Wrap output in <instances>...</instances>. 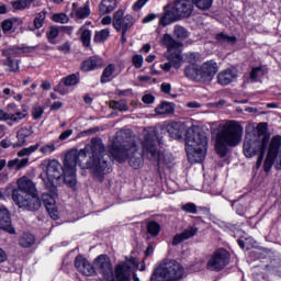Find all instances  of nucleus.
I'll use <instances>...</instances> for the list:
<instances>
[{
  "instance_id": "obj_1",
  "label": "nucleus",
  "mask_w": 281,
  "mask_h": 281,
  "mask_svg": "<svg viewBox=\"0 0 281 281\" xmlns=\"http://www.w3.org/2000/svg\"><path fill=\"white\" fill-rule=\"evenodd\" d=\"M87 153H91L86 168L91 171L93 179L102 181L105 175L111 172V156L106 153V147L102 143V138L94 137L81 150L71 149L65 156L64 160V181L69 188H76L78 180L76 179V166L85 168L82 161L87 159Z\"/></svg>"
},
{
  "instance_id": "obj_2",
  "label": "nucleus",
  "mask_w": 281,
  "mask_h": 281,
  "mask_svg": "<svg viewBox=\"0 0 281 281\" xmlns=\"http://www.w3.org/2000/svg\"><path fill=\"white\" fill-rule=\"evenodd\" d=\"M167 133L173 139H182L186 133V150L188 159L191 164H201L207 155V135L205 132L189 127L181 122H172L167 125Z\"/></svg>"
},
{
  "instance_id": "obj_3",
  "label": "nucleus",
  "mask_w": 281,
  "mask_h": 281,
  "mask_svg": "<svg viewBox=\"0 0 281 281\" xmlns=\"http://www.w3.org/2000/svg\"><path fill=\"white\" fill-rule=\"evenodd\" d=\"M109 153L115 161H119V164L128 159V164L134 170L144 166V147L142 146V153H139L135 139H133L126 131L116 133V140L109 147Z\"/></svg>"
},
{
  "instance_id": "obj_4",
  "label": "nucleus",
  "mask_w": 281,
  "mask_h": 281,
  "mask_svg": "<svg viewBox=\"0 0 281 281\" xmlns=\"http://www.w3.org/2000/svg\"><path fill=\"white\" fill-rule=\"evenodd\" d=\"M159 144H161V140L157 138V130L155 127H147L143 131L140 146L143 147L144 159L157 166L158 170L172 168L175 166V158L171 154L161 153Z\"/></svg>"
},
{
  "instance_id": "obj_5",
  "label": "nucleus",
  "mask_w": 281,
  "mask_h": 281,
  "mask_svg": "<svg viewBox=\"0 0 281 281\" xmlns=\"http://www.w3.org/2000/svg\"><path fill=\"white\" fill-rule=\"evenodd\" d=\"M243 125L238 121H226L220 125L215 136V149L220 157L227 155V148H236L243 142Z\"/></svg>"
},
{
  "instance_id": "obj_6",
  "label": "nucleus",
  "mask_w": 281,
  "mask_h": 281,
  "mask_svg": "<svg viewBox=\"0 0 281 281\" xmlns=\"http://www.w3.org/2000/svg\"><path fill=\"white\" fill-rule=\"evenodd\" d=\"M216 74H218V64L214 59L204 61L200 67L189 65L184 68L186 78L196 82H212Z\"/></svg>"
},
{
  "instance_id": "obj_7",
  "label": "nucleus",
  "mask_w": 281,
  "mask_h": 281,
  "mask_svg": "<svg viewBox=\"0 0 281 281\" xmlns=\"http://www.w3.org/2000/svg\"><path fill=\"white\" fill-rule=\"evenodd\" d=\"M186 270L177 260L165 259L151 274L150 281H179Z\"/></svg>"
},
{
  "instance_id": "obj_8",
  "label": "nucleus",
  "mask_w": 281,
  "mask_h": 281,
  "mask_svg": "<svg viewBox=\"0 0 281 281\" xmlns=\"http://www.w3.org/2000/svg\"><path fill=\"white\" fill-rule=\"evenodd\" d=\"M194 12V2L192 0H176L170 10L166 11L164 16L160 18L159 24L162 27L177 23L181 19H188Z\"/></svg>"
},
{
  "instance_id": "obj_9",
  "label": "nucleus",
  "mask_w": 281,
  "mask_h": 281,
  "mask_svg": "<svg viewBox=\"0 0 281 281\" xmlns=\"http://www.w3.org/2000/svg\"><path fill=\"white\" fill-rule=\"evenodd\" d=\"M267 146H269V136L263 135L262 137H258L255 140H245L244 142V155L245 157L251 158L256 157L259 154L257 160V168L262 166V160L265 159V153L267 150Z\"/></svg>"
},
{
  "instance_id": "obj_10",
  "label": "nucleus",
  "mask_w": 281,
  "mask_h": 281,
  "mask_svg": "<svg viewBox=\"0 0 281 281\" xmlns=\"http://www.w3.org/2000/svg\"><path fill=\"white\" fill-rule=\"evenodd\" d=\"M162 43L167 47L166 57L171 63L173 69H180L183 65V57L181 56V47L183 43L175 40L170 34H165Z\"/></svg>"
},
{
  "instance_id": "obj_11",
  "label": "nucleus",
  "mask_w": 281,
  "mask_h": 281,
  "mask_svg": "<svg viewBox=\"0 0 281 281\" xmlns=\"http://www.w3.org/2000/svg\"><path fill=\"white\" fill-rule=\"evenodd\" d=\"M12 199L15 205L25 212H38L43 205L38 193L21 194L20 191H13Z\"/></svg>"
},
{
  "instance_id": "obj_12",
  "label": "nucleus",
  "mask_w": 281,
  "mask_h": 281,
  "mask_svg": "<svg viewBox=\"0 0 281 281\" xmlns=\"http://www.w3.org/2000/svg\"><path fill=\"white\" fill-rule=\"evenodd\" d=\"M229 265V252L225 248L215 250L206 262L209 271H223Z\"/></svg>"
},
{
  "instance_id": "obj_13",
  "label": "nucleus",
  "mask_w": 281,
  "mask_h": 281,
  "mask_svg": "<svg viewBox=\"0 0 281 281\" xmlns=\"http://www.w3.org/2000/svg\"><path fill=\"white\" fill-rule=\"evenodd\" d=\"M133 269H137V259L134 257L126 258L115 266L113 276H115L116 281H131Z\"/></svg>"
},
{
  "instance_id": "obj_14",
  "label": "nucleus",
  "mask_w": 281,
  "mask_h": 281,
  "mask_svg": "<svg viewBox=\"0 0 281 281\" xmlns=\"http://www.w3.org/2000/svg\"><path fill=\"white\" fill-rule=\"evenodd\" d=\"M42 166L48 179V182L45 183H54V181H58L65 171V167H63V165L56 159L44 160Z\"/></svg>"
},
{
  "instance_id": "obj_15",
  "label": "nucleus",
  "mask_w": 281,
  "mask_h": 281,
  "mask_svg": "<svg viewBox=\"0 0 281 281\" xmlns=\"http://www.w3.org/2000/svg\"><path fill=\"white\" fill-rule=\"evenodd\" d=\"M94 272L98 271L102 278L112 279L113 274V263L111 262V257L109 255H100L93 260Z\"/></svg>"
},
{
  "instance_id": "obj_16",
  "label": "nucleus",
  "mask_w": 281,
  "mask_h": 281,
  "mask_svg": "<svg viewBox=\"0 0 281 281\" xmlns=\"http://www.w3.org/2000/svg\"><path fill=\"white\" fill-rule=\"evenodd\" d=\"M113 27L116 30V32H128L133 27V15L126 14L124 15V10L119 9L116 12L113 14Z\"/></svg>"
},
{
  "instance_id": "obj_17",
  "label": "nucleus",
  "mask_w": 281,
  "mask_h": 281,
  "mask_svg": "<svg viewBox=\"0 0 281 281\" xmlns=\"http://www.w3.org/2000/svg\"><path fill=\"white\" fill-rule=\"evenodd\" d=\"M75 267L79 273H82V276H95L94 266H92L91 262L82 255L75 258Z\"/></svg>"
},
{
  "instance_id": "obj_18",
  "label": "nucleus",
  "mask_w": 281,
  "mask_h": 281,
  "mask_svg": "<svg viewBox=\"0 0 281 281\" xmlns=\"http://www.w3.org/2000/svg\"><path fill=\"white\" fill-rule=\"evenodd\" d=\"M46 192L42 194V201L45 207L49 205H56V199H58V188L54 183H45Z\"/></svg>"
},
{
  "instance_id": "obj_19",
  "label": "nucleus",
  "mask_w": 281,
  "mask_h": 281,
  "mask_svg": "<svg viewBox=\"0 0 281 281\" xmlns=\"http://www.w3.org/2000/svg\"><path fill=\"white\" fill-rule=\"evenodd\" d=\"M13 192H20V194L38 193L36 184H34V182L27 177H22L18 180V189L13 190Z\"/></svg>"
},
{
  "instance_id": "obj_20",
  "label": "nucleus",
  "mask_w": 281,
  "mask_h": 281,
  "mask_svg": "<svg viewBox=\"0 0 281 281\" xmlns=\"http://www.w3.org/2000/svg\"><path fill=\"white\" fill-rule=\"evenodd\" d=\"M15 54H19V49L13 47L2 50V56H5L7 58V61L3 63V66L9 67V71L13 72L19 71V61L12 59V56H15Z\"/></svg>"
},
{
  "instance_id": "obj_21",
  "label": "nucleus",
  "mask_w": 281,
  "mask_h": 281,
  "mask_svg": "<svg viewBox=\"0 0 281 281\" xmlns=\"http://www.w3.org/2000/svg\"><path fill=\"white\" fill-rule=\"evenodd\" d=\"M236 78H238V70L226 69V70H222L217 75V82L218 85H222V87H227V85H232V82H234Z\"/></svg>"
},
{
  "instance_id": "obj_22",
  "label": "nucleus",
  "mask_w": 281,
  "mask_h": 281,
  "mask_svg": "<svg viewBox=\"0 0 281 281\" xmlns=\"http://www.w3.org/2000/svg\"><path fill=\"white\" fill-rule=\"evenodd\" d=\"M0 229H3L9 234H15L16 232L14 227H12V220L10 218V212L3 207H0Z\"/></svg>"
},
{
  "instance_id": "obj_23",
  "label": "nucleus",
  "mask_w": 281,
  "mask_h": 281,
  "mask_svg": "<svg viewBox=\"0 0 281 281\" xmlns=\"http://www.w3.org/2000/svg\"><path fill=\"white\" fill-rule=\"evenodd\" d=\"M198 233H199V228L196 226H191L184 229L182 233L177 234L172 239V245L173 246L181 245L183 240L193 238V236H196Z\"/></svg>"
},
{
  "instance_id": "obj_24",
  "label": "nucleus",
  "mask_w": 281,
  "mask_h": 281,
  "mask_svg": "<svg viewBox=\"0 0 281 281\" xmlns=\"http://www.w3.org/2000/svg\"><path fill=\"white\" fill-rule=\"evenodd\" d=\"M34 131L32 130V126H24L20 128L19 132L16 133L18 142L13 145V148L25 146L27 142L26 137H31Z\"/></svg>"
},
{
  "instance_id": "obj_25",
  "label": "nucleus",
  "mask_w": 281,
  "mask_h": 281,
  "mask_svg": "<svg viewBox=\"0 0 281 281\" xmlns=\"http://www.w3.org/2000/svg\"><path fill=\"white\" fill-rule=\"evenodd\" d=\"M280 150H281V136L276 135L271 138L269 143L267 155L278 159V155H280Z\"/></svg>"
},
{
  "instance_id": "obj_26",
  "label": "nucleus",
  "mask_w": 281,
  "mask_h": 281,
  "mask_svg": "<svg viewBox=\"0 0 281 281\" xmlns=\"http://www.w3.org/2000/svg\"><path fill=\"white\" fill-rule=\"evenodd\" d=\"M102 58L98 56L90 57L88 60L82 63V71H93V69H100L102 67Z\"/></svg>"
},
{
  "instance_id": "obj_27",
  "label": "nucleus",
  "mask_w": 281,
  "mask_h": 281,
  "mask_svg": "<svg viewBox=\"0 0 281 281\" xmlns=\"http://www.w3.org/2000/svg\"><path fill=\"white\" fill-rule=\"evenodd\" d=\"M115 8H117V0H102L99 4V13L104 16V14H111Z\"/></svg>"
},
{
  "instance_id": "obj_28",
  "label": "nucleus",
  "mask_w": 281,
  "mask_h": 281,
  "mask_svg": "<svg viewBox=\"0 0 281 281\" xmlns=\"http://www.w3.org/2000/svg\"><path fill=\"white\" fill-rule=\"evenodd\" d=\"M30 164V158H15L13 160H10L8 162L9 170H23V168H27V165Z\"/></svg>"
},
{
  "instance_id": "obj_29",
  "label": "nucleus",
  "mask_w": 281,
  "mask_h": 281,
  "mask_svg": "<svg viewBox=\"0 0 281 281\" xmlns=\"http://www.w3.org/2000/svg\"><path fill=\"white\" fill-rule=\"evenodd\" d=\"M72 12H75L77 19H87L91 14V9L89 8V4L78 8V3L74 2Z\"/></svg>"
},
{
  "instance_id": "obj_30",
  "label": "nucleus",
  "mask_w": 281,
  "mask_h": 281,
  "mask_svg": "<svg viewBox=\"0 0 281 281\" xmlns=\"http://www.w3.org/2000/svg\"><path fill=\"white\" fill-rule=\"evenodd\" d=\"M157 115H170L175 113V105L170 102H162L156 109Z\"/></svg>"
},
{
  "instance_id": "obj_31",
  "label": "nucleus",
  "mask_w": 281,
  "mask_h": 281,
  "mask_svg": "<svg viewBox=\"0 0 281 281\" xmlns=\"http://www.w3.org/2000/svg\"><path fill=\"white\" fill-rule=\"evenodd\" d=\"M113 74H115V64H109L108 67L103 69L101 75L102 85L111 82V80H113Z\"/></svg>"
},
{
  "instance_id": "obj_32",
  "label": "nucleus",
  "mask_w": 281,
  "mask_h": 281,
  "mask_svg": "<svg viewBox=\"0 0 281 281\" xmlns=\"http://www.w3.org/2000/svg\"><path fill=\"white\" fill-rule=\"evenodd\" d=\"M217 43H220V45H236L237 43V38L236 36H229L225 33H218L216 36H215Z\"/></svg>"
},
{
  "instance_id": "obj_33",
  "label": "nucleus",
  "mask_w": 281,
  "mask_h": 281,
  "mask_svg": "<svg viewBox=\"0 0 281 281\" xmlns=\"http://www.w3.org/2000/svg\"><path fill=\"white\" fill-rule=\"evenodd\" d=\"M19 243H20L21 247L29 248V247H32V245H34V243H36V237H34L33 234L24 233L20 237Z\"/></svg>"
},
{
  "instance_id": "obj_34",
  "label": "nucleus",
  "mask_w": 281,
  "mask_h": 281,
  "mask_svg": "<svg viewBox=\"0 0 281 281\" xmlns=\"http://www.w3.org/2000/svg\"><path fill=\"white\" fill-rule=\"evenodd\" d=\"M173 36H176L178 41H186V38L190 36V32H188V30L181 25H176L173 29Z\"/></svg>"
},
{
  "instance_id": "obj_35",
  "label": "nucleus",
  "mask_w": 281,
  "mask_h": 281,
  "mask_svg": "<svg viewBox=\"0 0 281 281\" xmlns=\"http://www.w3.org/2000/svg\"><path fill=\"white\" fill-rule=\"evenodd\" d=\"M41 148V144L36 143L35 145H31L30 147L22 148L18 151V157H30V155L36 153Z\"/></svg>"
},
{
  "instance_id": "obj_36",
  "label": "nucleus",
  "mask_w": 281,
  "mask_h": 281,
  "mask_svg": "<svg viewBox=\"0 0 281 281\" xmlns=\"http://www.w3.org/2000/svg\"><path fill=\"white\" fill-rule=\"evenodd\" d=\"M111 36V32L108 29H103L101 31H97L94 33L93 42L94 43H104Z\"/></svg>"
},
{
  "instance_id": "obj_37",
  "label": "nucleus",
  "mask_w": 281,
  "mask_h": 281,
  "mask_svg": "<svg viewBox=\"0 0 281 281\" xmlns=\"http://www.w3.org/2000/svg\"><path fill=\"white\" fill-rule=\"evenodd\" d=\"M147 232L150 234V236H159V232H161V225L155 221H151L147 224Z\"/></svg>"
},
{
  "instance_id": "obj_38",
  "label": "nucleus",
  "mask_w": 281,
  "mask_h": 281,
  "mask_svg": "<svg viewBox=\"0 0 281 281\" xmlns=\"http://www.w3.org/2000/svg\"><path fill=\"white\" fill-rule=\"evenodd\" d=\"M60 34V29L58 26H50L48 32L46 33L48 43L54 44L58 35Z\"/></svg>"
},
{
  "instance_id": "obj_39",
  "label": "nucleus",
  "mask_w": 281,
  "mask_h": 281,
  "mask_svg": "<svg viewBox=\"0 0 281 281\" xmlns=\"http://www.w3.org/2000/svg\"><path fill=\"white\" fill-rule=\"evenodd\" d=\"M199 10H210L214 0H191Z\"/></svg>"
},
{
  "instance_id": "obj_40",
  "label": "nucleus",
  "mask_w": 281,
  "mask_h": 281,
  "mask_svg": "<svg viewBox=\"0 0 281 281\" xmlns=\"http://www.w3.org/2000/svg\"><path fill=\"white\" fill-rule=\"evenodd\" d=\"M27 116V113L24 112H15V113H9L8 122H14L15 124H19L21 120H25Z\"/></svg>"
},
{
  "instance_id": "obj_41",
  "label": "nucleus",
  "mask_w": 281,
  "mask_h": 281,
  "mask_svg": "<svg viewBox=\"0 0 281 281\" xmlns=\"http://www.w3.org/2000/svg\"><path fill=\"white\" fill-rule=\"evenodd\" d=\"M61 82L63 85H65V87H74L79 82L78 75L76 74L69 75L66 78H63Z\"/></svg>"
},
{
  "instance_id": "obj_42",
  "label": "nucleus",
  "mask_w": 281,
  "mask_h": 281,
  "mask_svg": "<svg viewBox=\"0 0 281 281\" xmlns=\"http://www.w3.org/2000/svg\"><path fill=\"white\" fill-rule=\"evenodd\" d=\"M182 212H186L187 214H199V206L196 204L189 202L181 205Z\"/></svg>"
},
{
  "instance_id": "obj_43",
  "label": "nucleus",
  "mask_w": 281,
  "mask_h": 281,
  "mask_svg": "<svg viewBox=\"0 0 281 281\" xmlns=\"http://www.w3.org/2000/svg\"><path fill=\"white\" fill-rule=\"evenodd\" d=\"M184 60L190 65H196L201 60V54L199 53H187L184 55Z\"/></svg>"
},
{
  "instance_id": "obj_44",
  "label": "nucleus",
  "mask_w": 281,
  "mask_h": 281,
  "mask_svg": "<svg viewBox=\"0 0 281 281\" xmlns=\"http://www.w3.org/2000/svg\"><path fill=\"white\" fill-rule=\"evenodd\" d=\"M110 108L116 109L117 111H128V104H126V101H124V100L111 101Z\"/></svg>"
},
{
  "instance_id": "obj_45",
  "label": "nucleus",
  "mask_w": 281,
  "mask_h": 281,
  "mask_svg": "<svg viewBox=\"0 0 281 281\" xmlns=\"http://www.w3.org/2000/svg\"><path fill=\"white\" fill-rule=\"evenodd\" d=\"M35 0H19L13 2L14 10H25V8H30Z\"/></svg>"
},
{
  "instance_id": "obj_46",
  "label": "nucleus",
  "mask_w": 281,
  "mask_h": 281,
  "mask_svg": "<svg viewBox=\"0 0 281 281\" xmlns=\"http://www.w3.org/2000/svg\"><path fill=\"white\" fill-rule=\"evenodd\" d=\"M55 151H56V144L54 143L46 144L40 148V153H42V155H52V153H55Z\"/></svg>"
},
{
  "instance_id": "obj_47",
  "label": "nucleus",
  "mask_w": 281,
  "mask_h": 281,
  "mask_svg": "<svg viewBox=\"0 0 281 281\" xmlns=\"http://www.w3.org/2000/svg\"><path fill=\"white\" fill-rule=\"evenodd\" d=\"M276 157L273 156H269L267 154V157L265 159V162H263V170L265 172H269L271 170V168H273V164H276Z\"/></svg>"
},
{
  "instance_id": "obj_48",
  "label": "nucleus",
  "mask_w": 281,
  "mask_h": 281,
  "mask_svg": "<svg viewBox=\"0 0 281 281\" xmlns=\"http://www.w3.org/2000/svg\"><path fill=\"white\" fill-rule=\"evenodd\" d=\"M80 38H81V43H83L85 47H89V45H91V31L83 30Z\"/></svg>"
},
{
  "instance_id": "obj_49",
  "label": "nucleus",
  "mask_w": 281,
  "mask_h": 281,
  "mask_svg": "<svg viewBox=\"0 0 281 281\" xmlns=\"http://www.w3.org/2000/svg\"><path fill=\"white\" fill-rule=\"evenodd\" d=\"M43 113H45V109L41 105H34L32 108V115L35 120H41L43 117Z\"/></svg>"
},
{
  "instance_id": "obj_50",
  "label": "nucleus",
  "mask_w": 281,
  "mask_h": 281,
  "mask_svg": "<svg viewBox=\"0 0 281 281\" xmlns=\"http://www.w3.org/2000/svg\"><path fill=\"white\" fill-rule=\"evenodd\" d=\"M13 25H14V23L12 22V20L2 21L1 30H2L3 34H10V32H12Z\"/></svg>"
},
{
  "instance_id": "obj_51",
  "label": "nucleus",
  "mask_w": 281,
  "mask_h": 281,
  "mask_svg": "<svg viewBox=\"0 0 281 281\" xmlns=\"http://www.w3.org/2000/svg\"><path fill=\"white\" fill-rule=\"evenodd\" d=\"M45 22V13H38L34 19V27L41 30L43 23Z\"/></svg>"
},
{
  "instance_id": "obj_52",
  "label": "nucleus",
  "mask_w": 281,
  "mask_h": 281,
  "mask_svg": "<svg viewBox=\"0 0 281 281\" xmlns=\"http://www.w3.org/2000/svg\"><path fill=\"white\" fill-rule=\"evenodd\" d=\"M55 23H69V16L65 13H56L53 15Z\"/></svg>"
},
{
  "instance_id": "obj_53",
  "label": "nucleus",
  "mask_w": 281,
  "mask_h": 281,
  "mask_svg": "<svg viewBox=\"0 0 281 281\" xmlns=\"http://www.w3.org/2000/svg\"><path fill=\"white\" fill-rule=\"evenodd\" d=\"M132 63L136 69H142L144 65V57L142 55H134Z\"/></svg>"
},
{
  "instance_id": "obj_54",
  "label": "nucleus",
  "mask_w": 281,
  "mask_h": 281,
  "mask_svg": "<svg viewBox=\"0 0 281 281\" xmlns=\"http://www.w3.org/2000/svg\"><path fill=\"white\" fill-rule=\"evenodd\" d=\"M46 210H47L50 218H53V221H57V218H58V210H56V204L55 205L46 206Z\"/></svg>"
},
{
  "instance_id": "obj_55",
  "label": "nucleus",
  "mask_w": 281,
  "mask_h": 281,
  "mask_svg": "<svg viewBox=\"0 0 281 281\" xmlns=\"http://www.w3.org/2000/svg\"><path fill=\"white\" fill-rule=\"evenodd\" d=\"M260 71H262L261 67H256L251 69L250 80H252V82H256L258 80V76L260 75Z\"/></svg>"
},
{
  "instance_id": "obj_56",
  "label": "nucleus",
  "mask_w": 281,
  "mask_h": 281,
  "mask_svg": "<svg viewBox=\"0 0 281 281\" xmlns=\"http://www.w3.org/2000/svg\"><path fill=\"white\" fill-rule=\"evenodd\" d=\"M71 135H74V130H66L65 132H63L59 135V139L61 142H65V139H69V137H71Z\"/></svg>"
},
{
  "instance_id": "obj_57",
  "label": "nucleus",
  "mask_w": 281,
  "mask_h": 281,
  "mask_svg": "<svg viewBox=\"0 0 281 281\" xmlns=\"http://www.w3.org/2000/svg\"><path fill=\"white\" fill-rule=\"evenodd\" d=\"M160 89L162 93H166L167 95H170V91H172V86L170 83H161Z\"/></svg>"
},
{
  "instance_id": "obj_58",
  "label": "nucleus",
  "mask_w": 281,
  "mask_h": 281,
  "mask_svg": "<svg viewBox=\"0 0 281 281\" xmlns=\"http://www.w3.org/2000/svg\"><path fill=\"white\" fill-rule=\"evenodd\" d=\"M57 49H58L59 52H63L64 54H69V52H70V49H71V46L69 45V43L66 42V43L59 45V46L57 47Z\"/></svg>"
},
{
  "instance_id": "obj_59",
  "label": "nucleus",
  "mask_w": 281,
  "mask_h": 281,
  "mask_svg": "<svg viewBox=\"0 0 281 281\" xmlns=\"http://www.w3.org/2000/svg\"><path fill=\"white\" fill-rule=\"evenodd\" d=\"M149 0H137L134 5H133V10H135V12H138V10L145 4L148 3Z\"/></svg>"
},
{
  "instance_id": "obj_60",
  "label": "nucleus",
  "mask_w": 281,
  "mask_h": 281,
  "mask_svg": "<svg viewBox=\"0 0 281 281\" xmlns=\"http://www.w3.org/2000/svg\"><path fill=\"white\" fill-rule=\"evenodd\" d=\"M144 104H153L155 102V97L153 94H145L143 97Z\"/></svg>"
},
{
  "instance_id": "obj_61",
  "label": "nucleus",
  "mask_w": 281,
  "mask_h": 281,
  "mask_svg": "<svg viewBox=\"0 0 281 281\" xmlns=\"http://www.w3.org/2000/svg\"><path fill=\"white\" fill-rule=\"evenodd\" d=\"M155 19H157V14L150 13L143 19V23H151Z\"/></svg>"
},
{
  "instance_id": "obj_62",
  "label": "nucleus",
  "mask_w": 281,
  "mask_h": 281,
  "mask_svg": "<svg viewBox=\"0 0 281 281\" xmlns=\"http://www.w3.org/2000/svg\"><path fill=\"white\" fill-rule=\"evenodd\" d=\"M9 117L10 113L4 112L2 109H0V122H8Z\"/></svg>"
},
{
  "instance_id": "obj_63",
  "label": "nucleus",
  "mask_w": 281,
  "mask_h": 281,
  "mask_svg": "<svg viewBox=\"0 0 281 281\" xmlns=\"http://www.w3.org/2000/svg\"><path fill=\"white\" fill-rule=\"evenodd\" d=\"M63 109V102L56 101L50 105V111H58Z\"/></svg>"
},
{
  "instance_id": "obj_64",
  "label": "nucleus",
  "mask_w": 281,
  "mask_h": 281,
  "mask_svg": "<svg viewBox=\"0 0 281 281\" xmlns=\"http://www.w3.org/2000/svg\"><path fill=\"white\" fill-rule=\"evenodd\" d=\"M172 67H173V66L171 65L170 61L160 65V69H162L164 71H170V69H172Z\"/></svg>"
}]
</instances>
